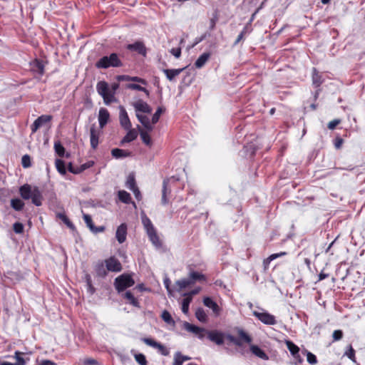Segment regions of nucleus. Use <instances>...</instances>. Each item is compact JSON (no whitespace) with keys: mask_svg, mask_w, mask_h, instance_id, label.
<instances>
[{"mask_svg":"<svg viewBox=\"0 0 365 365\" xmlns=\"http://www.w3.org/2000/svg\"><path fill=\"white\" fill-rule=\"evenodd\" d=\"M19 194L24 200H31L34 205L38 207L42 205V192L37 186L24 184L19 187Z\"/></svg>","mask_w":365,"mask_h":365,"instance_id":"1","label":"nucleus"},{"mask_svg":"<svg viewBox=\"0 0 365 365\" xmlns=\"http://www.w3.org/2000/svg\"><path fill=\"white\" fill-rule=\"evenodd\" d=\"M123 63L120 56L116 53H111L109 55L100 58L95 63L96 68L98 69H107L110 67L119 68Z\"/></svg>","mask_w":365,"mask_h":365,"instance_id":"2","label":"nucleus"},{"mask_svg":"<svg viewBox=\"0 0 365 365\" xmlns=\"http://www.w3.org/2000/svg\"><path fill=\"white\" fill-rule=\"evenodd\" d=\"M236 331L239 336L238 338H236L230 334H225V339H227L237 346H241L242 345V342L250 344L252 341V338L242 328L237 327Z\"/></svg>","mask_w":365,"mask_h":365,"instance_id":"3","label":"nucleus"},{"mask_svg":"<svg viewBox=\"0 0 365 365\" xmlns=\"http://www.w3.org/2000/svg\"><path fill=\"white\" fill-rule=\"evenodd\" d=\"M133 277L128 274H123L115 279L114 287L118 293L134 285Z\"/></svg>","mask_w":365,"mask_h":365,"instance_id":"4","label":"nucleus"},{"mask_svg":"<svg viewBox=\"0 0 365 365\" xmlns=\"http://www.w3.org/2000/svg\"><path fill=\"white\" fill-rule=\"evenodd\" d=\"M96 90L98 93L103 98L105 104L109 105L116 101L115 96L109 93V86L107 82L104 81H99L96 85Z\"/></svg>","mask_w":365,"mask_h":365,"instance_id":"5","label":"nucleus"},{"mask_svg":"<svg viewBox=\"0 0 365 365\" xmlns=\"http://www.w3.org/2000/svg\"><path fill=\"white\" fill-rule=\"evenodd\" d=\"M285 344L293 357L294 361L292 363L295 365L301 364L304 359L299 354L300 349L299 346L290 340H285Z\"/></svg>","mask_w":365,"mask_h":365,"instance_id":"6","label":"nucleus"},{"mask_svg":"<svg viewBox=\"0 0 365 365\" xmlns=\"http://www.w3.org/2000/svg\"><path fill=\"white\" fill-rule=\"evenodd\" d=\"M253 315L264 324L274 325L277 324L275 317L268 312H258L257 311H254Z\"/></svg>","mask_w":365,"mask_h":365,"instance_id":"7","label":"nucleus"},{"mask_svg":"<svg viewBox=\"0 0 365 365\" xmlns=\"http://www.w3.org/2000/svg\"><path fill=\"white\" fill-rule=\"evenodd\" d=\"M106 269L109 272H119L122 270L120 262L115 257H110L104 261Z\"/></svg>","mask_w":365,"mask_h":365,"instance_id":"8","label":"nucleus"},{"mask_svg":"<svg viewBox=\"0 0 365 365\" xmlns=\"http://www.w3.org/2000/svg\"><path fill=\"white\" fill-rule=\"evenodd\" d=\"M207 338L217 345H222L225 340V333L218 330H212L207 331Z\"/></svg>","mask_w":365,"mask_h":365,"instance_id":"9","label":"nucleus"},{"mask_svg":"<svg viewBox=\"0 0 365 365\" xmlns=\"http://www.w3.org/2000/svg\"><path fill=\"white\" fill-rule=\"evenodd\" d=\"M171 180H175V178L172 177L171 178L165 179L163 182L161 202L164 205L168 203V196L171 193V188L169 186V183Z\"/></svg>","mask_w":365,"mask_h":365,"instance_id":"10","label":"nucleus"},{"mask_svg":"<svg viewBox=\"0 0 365 365\" xmlns=\"http://www.w3.org/2000/svg\"><path fill=\"white\" fill-rule=\"evenodd\" d=\"M183 328L186 331H187L189 332H192V333L197 335L198 337L201 339L204 338L203 332L206 331V330L204 328L197 327V326L187 322H185L183 323Z\"/></svg>","mask_w":365,"mask_h":365,"instance_id":"11","label":"nucleus"},{"mask_svg":"<svg viewBox=\"0 0 365 365\" xmlns=\"http://www.w3.org/2000/svg\"><path fill=\"white\" fill-rule=\"evenodd\" d=\"M127 49L131 51H135L138 53L145 56L147 53V49L145 44L141 41H136L133 43L128 44L126 46Z\"/></svg>","mask_w":365,"mask_h":365,"instance_id":"12","label":"nucleus"},{"mask_svg":"<svg viewBox=\"0 0 365 365\" xmlns=\"http://www.w3.org/2000/svg\"><path fill=\"white\" fill-rule=\"evenodd\" d=\"M133 106L134 107L136 113H139L140 112L150 113L152 112V108L143 100H138L133 103Z\"/></svg>","mask_w":365,"mask_h":365,"instance_id":"13","label":"nucleus"},{"mask_svg":"<svg viewBox=\"0 0 365 365\" xmlns=\"http://www.w3.org/2000/svg\"><path fill=\"white\" fill-rule=\"evenodd\" d=\"M120 123L124 129H130L132 126L128 113L123 106H120Z\"/></svg>","mask_w":365,"mask_h":365,"instance_id":"14","label":"nucleus"},{"mask_svg":"<svg viewBox=\"0 0 365 365\" xmlns=\"http://www.w3.org/2000/svg\"><path fill=\"white\" fill-rule=\"evenodd\" d=\"M94 271L96 277L105 278L108 274V269H106L104 261L97 262L94 265Z\"/></svg>","mask_w":365,"mask_h":365,"instance_id":"15","label":"nucleus"},{"mask_svg":"<svg viewBox=\"0 0 365 365\" xmlns=\"http://www.w3.org/2000/svg\"><path fill=\"white\" fill-rule=\"evenodd\" d=\"M83 218L87 225L88 227L91 230V231L93 233H98L103 232L105 230V227L103 226L96 227L93 223L91 217L88 214H83Z\"/></svg>","mask_w":365,"mask_h":365,"instance_id":"16","label":"nucleus"},{"mask_svg":"<svg viewBox=\"0 0 365 365\" xmlns=\"http://www.w3.org/2000/svg\"><path fill=\"white\" fill-rule=\"evenodd\" d=\"M127 236V225L125 223H122L117 228L115 232V237L118 242L120 244L123 243L126 240Z\"/></svg>","mask_w":365,"mask_h":365,"instance_id":"17","label":"nucleus"},{"mask_svg":"<svg viewBox=\"0 0 365 365\" xmlns=\"http://www.w3.org/2000/svg\"><path fill=\"white\" fill-rule=\"evenodd\" d=\"M110 118V113L105 108H101L98 113V122L101 128H103L108 123Z\"/></svg>","mask_w":365,"mask_h":365,"instance_id":"18","label":"nucleus"},{"mask_svg":"<svg viewBox=\"0 0 365 365\" xmlns=\"http://www.w3.org/2000/svg\"><path fill=\"white\" fill-rule=\"evenodd\" d=\"M31 70L40 76L44 73V64L41 60L35 59L30 63Z\"/></svg>","mask_w":365,"mask_h":365,"instance_id":"19","label":"nucleus"},{"mask_svg":"<svg viewBox=\"0 0 365 365\" xmlns=\"http://www.w3.org/2000/svg\"><path fill=\"white\" fill-rule=\"evenodd\" d=\"M250 350L252 354L255 356L262 359V360H268L269 356L265 353L264 350H262L259 346L255 344H251L250 346Z\"/></svg>","mask_w":365,"mask_h":365,"instance_id":"20","label":"nucleus"},{"mask_svg":"<svg viewBox=\"0 0 365 365\" xmlns=\"http://www.w3.org/2000/svg\"><path fill=\"white\" fill-rule=\"evenodd\" d=\"M91 146L96 149L98 145L99 133L97 131L96 125L93 124L90 129Z\"/></svg>","mask_w":365,"mask_h":365,"instance_id":"21","label":"nucleus"},{"mask_svg":"<svg viewBox=\"0 0 365 365\" xmlns=\"http://www.w3.org/2000/svg\"><path fill=\"white\" fill-rule=\"evenodd\" d=\"M205 306L210 308L214 314L217 316L220 313V308L218 304L209 297H205L203 299Z\"/></svg>","mask_w":365,"mask_h":365,"instance_id":"22","label":"nucleus"},{"mask_svg":"<svg viewBox=\"0 0 365 365\" xmlns=\"http://www.w3.org/2000/svg\"><path fill=\"white\" fill-rule=\"evenodd\" d=\"M188 279L190 281L191 284H193L196 282H205L206 281V277L197 272L193 271L190 268V272Z\"/></svg>","mask_w":365,"mask_h":365,"instance_id":"23","label":"nucleus"},{"mask_svg":"<svg viewBox=\"0 0 365 365\" xmlns=\"http://www.w3.org/2000/svg\"><path fill=\"white\" fill-rule=\"evenodd\" d=\"M312 84L314 87H319L324 82V79L322 78V75L317 70L316 68H312Z\"/></svg>","mask_w":365,"mask_h":365,"instance_id":"24","label":"nucleus"},{"mask_svg":"<svg viewBox=\"0 0 365 365\" xmlns=\"http://www.w3.org/2000/svg\"><path fill=\"white\" fill-rule=\"evenodd\" d=\"M136 117L148 131H152L153 130V126L151 125L150 119L148 116L140 113H136Z\"/></svg>","mask_w":365,"mask_h":365,"instance_id":"25","label":"nucleus"},{"mask_svg":"<svg viewBox=\"0 0 365 365\" xmlns=\"http://www.w3.org/2000/svg\"><path fill=\"white\" fill-rule=\"evenodd\" d=\"M185 68L178 69H163V71L165 74L167 78L170 81H174L175 78L178 76Z\"/></svg>","mask_w":365,"mask_h":365,"instance_id":"26","label":"nucleus"},{"mask_svg":"<svg viewBox=\"0 0 365 365\" xmlns=\"http://www.w3.org/2000/svg\"><path fill=\"white\" fill-rule=\"evenodd\" d=\"M111 154L113 158L119 159L130 156L131 153L125 150L114 148L111 150Z\"/></svg>","mask_w":365,"mask_h":365,"instance_id":"27","label":"nucleus"},{"mask_svg":"<svg viewBox=\"0 0 365 365\" xmlns=\"http://www.w3.org/2000/svg\"><path fill=\"white\" fill-rule=\"evenodd\" d=\"M138 128L139 130L140 138L143 143H145L146 145L149 147H151V145H153V142L150 135L148 134L149 131H145L143 130L139 125H138Z\"/></svg>","mask_w":365,"mask_h":365,"instance_id":"28","label":"nucleus"},{"mask_svg":"<svg viewBox=\"0 0 365 365\" xmlns=\"http://www.w3.org/2000/svg\"><path fill=\"white\" fill-rule=\"evenodd\" d=\"M128 132L124 136V138L122 139L121 144L130 143V142L134 140L135 139H136L138 137V133L135 129H131V128H130V129H128Z\"/></svg>","mask_w":365,"mask_h":365,"instance_id":"29","label":"nucleus"},{"mask_svg":"<svg viewBox=\"0 0 365 365\" xmlns=\"http://www.w3.org/2000/svg\"><path fill=\"white\" fill-rule=\"evenodd\" d=\"M210 56V53H204L202 55H200L195 63V67L197 68H200L202 66H204L205 63L208 61Z\"/></svg>","mask_w":365,"mask_h":365,"instance_id":"30","label":"nucleus"},{"mask_svg":"<svg viewBox=\"0 0 365 365\" xmlns=\"http://www.w3.org/2000/svg\"><path fill=\"white\" fill-rule=\"evenodd\" d=\"M124 298L128 301V303L132 304L133 306L140 308V302L138 299L133 296L130 291H127L124 294Z\"/></svg>","mask_w":365,"mask_h":365,"instance_id":"31","label":"nucleus"},{"mask_svg":"<svg viewBox=\"0 0 365 365\" xmlns=\"http://www.w3.org/2000/svg\"><path fill=\"white\" fill-rule=\"evenodd\" d=\"M93 165H94L93 161H92V160L88 161L86 163H84L80 166H77L76 170H75V171L70 169V173H73V174H79V173H82L83 171H84L85 170L92 167Z\"/></svg>","mask_w":365,"mask_h":365,"instance_id":"32","label":"nucleus"},{"mask_svg":"<svg viewBox=\"0 0 365 365\" xmlns=\"http://www.w3.org/2000/svg\"><path fill=\"white\" fill-rule=\"evenodd\" d=\"M11 207L16 211H21L24 207V202L19 198L11 200Z\"/></svg>","mask_w":365,"mask_h":365,"instance_id":"33","label":"nucleus"},{"mask_svg":"<svg viewBox=\"0 0 365 365\" xmlns=\"http://www.w3.org/2000/svg\"><path fill=\"white\" fill-rule=\"evenodd\" d=\"M118 196L119 200L123 203L129 204L130 202H131L130 195L125 190L118 191Z\"/></svg>","mask_w":365,"mask_h":365,"instance_id":"34","label":"nucleus"},{"mask_svg":"<svg viewBox=\"0 0 365 365\" xmlns=\"http://www.w3.org/2000/svg\"><path fill=\"white\" fill-rule=\"evenodd\" d=\"M148 237L151 242L157 247H160L162 243L157 235L156 230L148 233Z\"/></svg>","mask_w":365,"mask_h":365,"instance_id":"35","label":"nucleus"},{"mask_svg":"<svg viewBox=\"0 0 365 365\" xmlns=\"http://www.w3.org/2000/svg\"><path fill=\"white\" fill-rule=\"evenodd\" d=\"M184 297H185V298L182 299L181 309H182V312L185 314H187L189 312L190 304L192 302V298L190 296H188V297L184 296Z\"/></svg>","mask_w":365,"mask_h":365,"instance_id":"36","label":"nucleus"},{"mask_svg":"<svg viewBox=\"0 0 365 365\" xmlns=\"http://www.w3.org/2000/svg\"><path fill=\"white\" fill-rule=\"evenodd\" d=\"M142 222L146 230L147 234L155 230L152 222L147 216L145 215L142 217Z\"/></svg>","mask_w":365,"mask_h":365,"instance_id":"37","label":"nucleus"},{"mask_svg":"<svg viewBox=\"0 0 365 365\" xmlns=\"http://www.w3.org/2000/svg\"><path fill=\"white\" fill-rule=\"evenodd\" d=\"M175 284L178 287V292H180L182 289L192 285L188 277L178 280Z\"/></svg>","mask_w":365,"mask_h":365,"instance_id":"38","label":"nucleus"},{"mask_svg":"<svg viewBox=\"0 0 365 365\" xmlns=\"http://www.w3.org/2000/svg\"><path fill=\"white\" fill-rule=\"evenodd\" d=\"M125 185L130 190H133L135 188L138 187L136 185L135 178L133 174H130L128 176Z\"/></svg>","mask_w":365,"mask_h":365,"instance_id":"39","label":"nucleus"},{"mask_svg":"<svg viewBox=\"0 0 365 365\" xmlns=\"http://www.w3.org/2000/svg\"><path fill=\"white\" fill-rule=\"evenodd\" d=\"M196 318L201 322H205L207 319V317L204 309L201 307L198 308L195 312Z\"/></svg>","mask_w":365,"mask_h":365,"instance_id":"40","label":"nucleus"},{"mask_svg":"<svg viewBox=\"0 0 365 365\" xmlns=\"http://www.w3.org/2000/svg\"><path fill=\"white\" fill-rule=\"evenodd\" d=\"M118 79L119 81L120 80H130L132 81H134V82H138V83H140L142 84H146V81L143 79V78H140L139 77H137V76H135V77H129L128 76H118Z\"/></svg>","mask_w":365,"mask_h":365,"instance_id":"41","label":"nucleus"},{"mask_svg":"<svg viewBox=\"0 0 365 365\" xmlns=\"http://www.w3.org/2000/svg\"><path fill=\"white\" fill-rule=\"evenodd\" d=\"M161 317L163 320L168 324L175 325V321L173 320L171 314L168 311L164 310L162 312Z\"/></svg>","mask_w":365,"mask_h":365,"instance_id":"42","label":"nucleus"},{"mask_svg":"<svg viewBox=\"0 0 365 365\" xmlns=\"http://www.w3.org/2000/svg\"><path fill=\"white\" fill-rule=\"evenodd\" d=\"M302 354L307 355V360L310 364L314 365L317 363V356L312 352L307 351V349H304V351H302Z\"/></svg>","mask_w":365,"mask_h":365,"instance_id":"43","label":"nucleus"},{"mask_svg":"<svg viewBox=\"0 0 365 365\" xmlns=\"http://www.w3.org/2000/svg\"><path fill=\"white\" fill-rule=\"evenodd\" d=\"M56 217L62 220L69 228L74 229L73 224L71 222V220L67 217V216L64 213H57Z\"/></svg>","mask_w":365,"mask_h":365,"instance_id":"44","label":"nucleus"},{"mask_svg":"<svg viewBox=\"0 0 365 365\" xmlns=\"http://www.w3.org/2000/svg\"><path fill=\"white\" fill-rule=\"evenodd\" d=\"M56 167L57 170L62 175H65L66 173V168L65 165V163L63 160L60 159L56 160Z\"/></svg>","mask_w":365,"mask_h":365,"instance_id":"45","label":"nucleus"},{"mask_svg":"<svg viewBox=\"0 0 365 365\" xmlns=\"http://www.w3.org/2000/svg\"><path fill=\"white\" fill-rule=\"evenodd\" d=\"M54 149H55V152L56 153V154L58 156L63 157V155L65 154V148L61 145L60 141L55 142V143H54Z\"/></svg>","mask_w":365,"mask_h":365,"instance_id":"46","label":"nucleus"},{"mask_svg":"<svg viewBox=\"0 0 365 365\" xmlns=\"http://www.w3.org/2000/svg\"><path fill=\"white\" fill-rule=\"evenodd\" d=\"M165 111L163 107H158L152 117V123L155 124L158 122L161 114Z\"/></svg>","mask_w":365,"mask_h":365,"instance_id":"47","label":"nucleus"},{"mask_svg":"<svg viewBox=\"0 0 365 365\" xmlns=\"http://www.w3.org/2000/svg\"><path fill=\"white\" fill-rule=\"evenodd\" d=\"M52 116L49 115H42L37 118L36 121L42 126L43 124L48 123L51 120Z\"/></svg>","mask_w":365,"mask_h":365,"instance_id":"48","label":"nucleus"},{"mask_svg":"<svg viewBox=\"0 0 365 365\" xmlns=\"http://www.w3.org/2000/svg\"><path fill=\"white\" fill-rule=\"evenodd\" d=\"M23 354V353L16 351H15V359H16V362L15 364H13V365H25L26 361L25 359L21 356V355Z\"/></svg>","mask_w":365,"mask_h":365,"instance_id":"49","label":"nucleus"},{"mask_svg":"<svg viewBox=\"0 0 365 365\" xmlns=\"http://www.w3.org/2000/svg\"><path fill=\"white\" fill-rule=\"evenodd\" d=\"M134 356H135V361L140 365H147L148 364V361H147L146 358L144 354H135Z\"/></svg>","mask_w":365,"mask_h":365,"instance_id":"50","label":"nucleus"},{"mask_svg":"<svg viewBox=\"0 0 365 365\" xmlns=\"http://www.w3.org/2000/svg\"><path fill=\"white\" fill-rule=\"evenodd\" d=\"M22 166L25 168H29L31 165V158L29 155H24L21 158Z\"/></svg>","mask_w":365,"mask_h":365,"instance_id":"51","label":"nucleus"},{"mask_svg":"<svg viewBox=\"0 0 365 365\" xmlns=\"http://www.w3.org/2000/svg\"><path fill=\"white\" fill-rule=\"evenodd\" d=\"M142 340L148 346H150L155 348V349L157 348V346H158V344H159V342L153 340L151 338H143Z\"/></svg>","mask_w":365,"mask_h":365,"instance_id":"52","label":"nucleus"},{"mask_svg":"<svg viewBox=\"0 0 365 365\" xmlns=\"http://www.w3.org/2000/svg\"><path fill=\"white\" fill-rule=\"evenodd\" d=\"M345 355L353 361H355V350L351 345L349 346L348 350L345 352Z\"/></svg>","mask_w":365,"mask_h":365,"instance_id":"53","label":"nucleus"},{"mask_svg":"<svg viewBox=\"0 0 365 365\" xmlns=\"http://www.w3.org/2000/svg\"><path fill=\"white\" fill-rule=\"evenodd\" d=\"M344 334L343 331L340 329H337L334 331L332 334L333 341H339L343 338Z\"/></svg>","mask_w":365,"mask_h":365,"instance_id":"54","label":"nucleus"},{"mask_svg":"<svg viewBox=\"0 0 365 365\" xmlns=\"http://www.w3.org/2000/svg\"><path fill=\"white\" fill-rule=\"evenodd\" d=\"M13 229L16 234H21L24 232V225L21 222H15Z\"/></svg>","mask_w":365,"mask_h":365,"instance_id":"55","label":"nucleus"},{"mask_svg":"<svg viewBox=\"0 0 365 365\" xmlns=\"http://www.w3.org/2000/svg\"><path fill=\"white\" fill-rule=\"evenodd\" d=\"M286 255H287L286 252H281L279 253L272 254L267 257L266 261L270 262L271 261H272L278 257L285 256Z\"/></svg>","mask_w":365,"mask_h":365,"instance_id":"56","label":"nucleus"},{"mask_svg":"<svg viewBox=\"0 0 365 365\" xmlns=\"http://www.w3.org/2000/svg\"><path fill=\"white\" fill-rule=\"evenodd\" d=\"M218 20L217 11H215L213 17L210 21V29L213 30L215 28L216 22Z\"/></svg>","mask_w":365,"mask_h":365,"instance_id":"57","label":"nucleus"},{"mask_svg":"<svg viewBox=\"0 0 365 365\" xmlns=\"http://www.w3.org/2000/svg\"><path fill=\"white\" fill-rule=\"evenodd\" d=\"M156 349H158V351L163 356H168L169 354V351L168 350V349L160 343L158 344V346H157Z\"/></svg>","mask_w":365,"mask_h":365,"instance_id":"58","label":"nucleus"},{"mask_svg":"<svg viewBox=\"0 0 365 365\" xmlns=\"http://www.w3.org/2000/svg\"><path fill=\"white\" fill-rule=\"evenodd\" d=\"M247 33V27H245L243 30L240 32V34L238 35L237 39L235 40L234 45L238 44L240 41L244 38L245 35Z\"/></svg>","mask_w":365,"mask_h":365,"instance_id":"59","label":"nucleus"},{"mask_svg":"<svg viewBox=\"0 0 365 365\" xmlns=\"http://www.w3.org/2000/svg\"><path fill=\"white\" fill-rule=\"evenodd\" d=\"M128 88L130 89L140 91H145V88H144L138 84H135V83L128 84Z\"/></svg>","mask_w":365,"mask_h":365,"instance_id":"60","label":"nucleus"},{"mask_svg":"<svg viewBox=\"0 0 365 365\" xmlns=\"http://www.w3.org/2000/svg\"><path fill=\"white\" fill-rule=\"evenodd\" d=\"M339 123H340V120H339V119H335L334 120H331L328 123V128L330 130H334Z\"/></svg>","mask_w":365,"mask_h":365,"instance_id":"61","label":"nucleus"},{"mask_svg":"<svg viewBox=\"0 0 365 365\" xmlns=\"http://www.w3.org/2000/svg\"><path fill=\"white\" fill-rule=\"evenodd\" d=\"M83 363L84 365H97L98 364V361L96 359H92V358L85 359L83 360Z\"/></svg>","mask_w":365,"mask_h":365,"instance_id":"62","label":"nucleus"},{"mask_svg":"<svg viewBox=\"0 0 365 365\" xmlns=\"http://www.w3.org/2000/svg\"><path fill=\"white\" fill-rule=\"evenodd\" d=\"M182 360L180 357V352H177L174 356V362L173 365H182Z\"/></svg>","mask_w":365,"mask_h":365,"instance_id":"63","label":"nucleus"},{"mask_svg":"<svg viewBox=\"0 0 365 365\" xmlns=\"http://www.w3.org/2000/svg\"><path fill=\"white\" fill-rule=\"evenodd\" d=\"M170 53L177 58H178L181 55V49L180 48H173L170 50Z\"/></svg>","mask_w":365,"mask_h":365,"instance_id":"64","label":"nucleus"}]
</instances>
